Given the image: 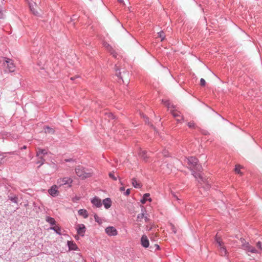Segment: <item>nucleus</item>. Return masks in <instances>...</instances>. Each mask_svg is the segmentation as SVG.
<instances>
[{
    "label": "nucleus",
    "instance_id": "obj_22",
    "mask_svg": "<svg viewBox=\"0 0 262 262\" xmlns=\"http://www.w3.org/2000/svg\"><path fill=\"white\" fill-rule=\"evenodd\" d=\"M139 155L145 161H146L148 158V156L145 150H140L139 152Z\"/></svg>",
    "mask_w": 262,
    "mask_h": 262
},
{
    "label": "nucleus",
    "instance_id": "obj_32",
    "mask_svg": "<svg viewBox=\"0 0 262 262\" xmlns=\"http://www.w3.org/2000/svg\"><path fill=\"white\" fill-rule=\"evenodd\" d=\"M215 241L216 243L219 244V246L220 247L223 245V242H222L221 238L220 237H217L216 236Z\"/></svg>",
    "mask_w": 262,
    "mask_h": 262
},
{
    "label": "nucleus",
    "instance_id": "obj_19",
    "mask_svg": "<svg viewBox=\"0 0 262 262\" xmlns=\"http://www.w3.org/2000/svg\"><path fill=\"white\" fill-rule=\"evenodd\" d=\"M36 4L29 3V6L30 7V9L31 11L35 15H37L38 14V13L37 11L35 10L34 6H35Z\"/></svg>",
    "mask_w": 262,
    "mask_h": 262
},
{
    "label": "nucleus",
    "instance_id": "obj_43",
    "mask_svg": "<svg viewBox=\"0 0 262 262\" xmlns=\"http://www.w3.org/2000/svg\"><path fill=\"white\" fill-rule=\"evenodd\" d=\"M144 218L145 221L146 222H148L149 221V219H148V217L147 216H145L144 215Z\"/></svg>",
    "mask_w": 262,
    "mask_h": 262
},
{
    "label": "nucleus",
    "instance_id": "obj_27",
    "mask_svg": "<svg viewBox=\"0 0 262 262\" xmlns=\"http://www.w3.org/2000/svg\"><path fill=\"white\" fill-rule=\"evenodd\" d=\"M44 129H45V132L46 133L53 134L54 133V129L51 127H50L49 126H46V127H45Z\"/></svg>",
    "mask_w": 262,
    "mask_h": 262
},
{
    "label": "nucleus",
    "instance_id": "obj_44",
    "mask_svg": "<svg viewBox=\"0 0 262 262\" xmlns=\"http://www.w3.org/2000/svg\"><path fill=\"white\" fill-rule=\"evenodd\" d=\"M120 190L121 191H124V190H125V188H124V187H121L120 188Z\"/></svg>",
    "mask_w": 262,
    "mask_h": 262
},
{
    "label": "nucleus",
    "instance_id": "obj_36",
    "mask_svg": "<svg viewBox=\"0 0 262 262\" xmlns=\"http://www.w3.org/2000/svg\"><path fill=\"white\" fill-rule=\"evenodd\" d=\"M162 154L163 155V156H164L165 157L168 156V151L167 150H166V149L163 150Z\"/></svg>",
    "mask_w": 262,
    "mask_h": 262
},
{
    "label": "nucleus",
    "instance_id": "obj_47",
    "mask_svg": "<svg viewBox=\"0 0 262 262\" xmlns=\"http://www.w3.org/2000/svg\"><path fill=\"white\" fill-rule=\"evenodd\" d=\"M118 1L120 3H122L123 2V0H118Z\"/></svg>",
    "mask_w": 262,
    "mask_h": 262
},
{
    "label": "nucleus",
    "instance_id": "obj_14",
    "mask_svg": "<svg viewBox=\"0 0 262 262\" xmlns=\"http://www.w3.org/2000/svg\"><path fill=\"white\" fill-rule=\"evenodd\" d=\"M106 209H108L112 205V201L110 198H107L104 199L102 202Z\"/></svg>",
    "mask_w": 262,
    "mask_h": 262
},
{
    "label": "nucleus",
    "instance_id": "obj_48",
    "mask_svg": "<svg viewBox=\"0 0 262 262\" xmlns=\"http://www.w3.org/2000/svg\"><path fill=\"white\" fill-rule=\"evenodd\" d=\"M155 246H156V247H157V248L158 249H159V246L158 245L156 244V245H155Z\"/></svg>",
    "mask_w": 262,
    "mask_h": 262
},
{
    "label": "nucleus",
    "instance_id": "obj_51",
    "mask_svg": "<svg viewBox=\"0 0 262 262\" xmlns=\"http://www.w3.org/2000/svg\"><path fill=\"white\" fill-rule=\"evenodd\" d=\"M147 120H148V118L146 117V119L145 120L146 122H147Z\"/></svg>",
    "mask_w": 262,
    "mask_h": 262
},
{
    "label": "nucleus",
    "instance_id": "obj_37",
    "mask_svg": "<svg viewBox=\"0 0 262 262\" xmlns=\"http://www.w3.org/2000/svg\"><path fill=\"white\" fill-rule=\"evenodd\" d=\"M206 83L205 80L203 78H201L200 80V84L201 86H205Z\"/></svg>",
    "mask_w": 262,
    "mask_h": 262
},
{
    "label": "nucleus",
    "instance_id": "obj_38",
    "mask_svg": "<svg viewBox=\"0 0 262 262\" xmlns=\"http://www.w3.org/2000/svg\"><path fill=\"white\" fill-rule=\"evenodd\" d=\"M235 171L237 173H241L240 170H239V166H236L235 168Z\"/></svg>",
    "mask_w": 262,
    "mask_h": 262
},
{
    "label": "nucleus",
    "instance_id": "obj_3",
    "mask_svg": "<svg viewBox=\"0 0 262 262\" xmlns=\"http://www.w3.org/2000/svg\"><path fill=\"white\" fill-rule=\"evenodd\" d=\"M242 243V248L247 252L251 253H258V251L256 250V248L251 246L249 243L246 242L244 238L241 239Z\"/></svg>",
    "mask_w": 262,
    "mask_h": 262
},
{
    "label": "nucleus",
    "instance_id": "obj_28",
    "mask_svg": "<svg viewBox=\"0 0 262 262\" xmlns=\"http://www.w3.org/2000/svg\"><path fill=\"white\" fill-rule=\"evenodd\" d=\"M256 250L258 251V253H260L262 250L261 243L258 242L256 244Z\"/></svg>",
    "mask_w": 262,
    "mask_h": 262
},
{
    "label": "nucleus",
    "instance_id": "obj_21",
    "mask_svg": "<svg viewBox=\"0 0 262 262\" xmlns=\"http://www.w3.org/2000/svg\"><path fill=\"white\" fill-rule=\"evenodd\" d=\"M162 102L168 108H169L170 107H172L173 108H174V106L173 105V104H171L170 101L168 100H162Z\"/></svg>",
    "mask_w": 262,
    "mask_h": 262
},
{
    "label": "nucleus",
    "instance_id": "obj_15",
    "mask_svg": "<svg viewBox=\"0 0 262 262\" xmlns=\"http://www.w3.org/2000/svg\"><path fill=\"white\" fill-rule=\"evenodd\" d=\"M78 213L79 215L83 216L84 219L87 218L89 216L88 211L85 209H80Z\"/></svg>",
    "mask_w": 262,
    "mask_h": 262
},
{
    "label": "nucleus",
    "instance_id": "obj_16",
    "mask_svg": "<svg viewBox=\"0 0 262 262\" xmlns=\"http://www.w3.org/2000/svg\"><path fill=\"white\" fill-rule=\"evenodd\" d=\"M149 195H150L149 193H145L143 195V198L141 200V202L142 204H145L146 202V201H149L150 202L151 201V200L150 198H149Z\"/></svg>",
    "mask_w": 262,
    "mask_h": 262
},
{
    "label": "nucleus",
    "instance_id": "obj_25",
    "mask_svg": "<svg viewBox=\"0 0 262 262\" xmlns=\"http://www.w3.org/2000/svg\"><path fill=\"white\" fill-rule=\"evenodd\" d=\"M50 229L51 230H54L58 234H59V235L61 234V228L59 226H55L51 227Z\"/></svg>",
    "mask_w": 262,
    "mask_h": 262
},
{
    "label": "nucleus",
    "instance_id": "obj_41",
    "mask_svg": "<svg viewBox=\"0 0 262 262\" xmlns=\"http://www.w3.org/2000/svg\"><path fill=\"white\" fill-rule=\"evenodd\" d=\"M4 18L3 14L2 11V9L0 8V18L2 19Z\"/></svg>",
    "mask_w": 262,
    "mask_h": 262
},
{
    "label": "nucleus",
    "instance_id": "obj_39",
    "mask_svg": "<svg viewBox=\"0 0 262 262\" xmlns=\"http://www.w3.org/2000/svg\"><path fill=\"white\" fill-rule=\"evenodd\" d=\"M130 193V189H127L126 191L124 193V195L127 196V195H128Z\"/></svg>",
    "mask_w": 262,
    "mask_h": 262
},
{
    "label": "nucleus",
    "instance_id": "obj_12",
    "mask_svg": "<svg viewBox=\"0 0 262 262\" xmlns=\"http://www.w3.org/2000/svg\"><path fill=\"white\" fill-rule=\"evenodd\" d=\"M49 193L50 195L53 196H55L57 195L58 191V187L56 185L52 186L51 188L49 190Z\"/></svg>",
    "mask_w": 262,
    "mask_h": 262
},
{
    "label": "nucleus",
    "instance_id": "obj_40",
    "mask_svg": "<svg viewBox=\"0 0 262 262\" xmlns=\"http://www.w3.org/2000/svg\"><path fill=\"white\" fill-rule=\"evenodd\" d=\"M171 194L173 198H176L177 200H179V198L174 192H172Z\"/></svg>",
    "mask_w": 262,
    "mask_h": 262
},
{
    "label": "nucleus",
    "instance_id": "obj_13",
    "mask_svg": "<svg viewBox=\"0 0 262 262\" xmlns=\"http://www.w3.org/2000/svg\"><path fill=\"white\" fill-rule=\"evenodd\" d=\"M104 46L105 48L111 53V54L115 58H117V55L115 51L113 49L112 47L106 42L104 43Z\"/></svg>",
    "mask_w": 262,
    "mask_h": 262
},
{
    "label": "nucleus",
    "instance_id": "obj_1",
    "mask_svg": "<svg viewBox=\"0 0 262 262\" xmlns=\"http://www.w3.org/2000/svg\"><path fill=\"white\" fill-rule=\"evenodd\" d=\"M187 162L189 169L192 171V174L196 179L198 180L199 183H204L205 184L207 188H208L209 185L207 183L206 180L203 178L200 173H195V171H201L203 169L202 165L199 164L198 160L194 157H190L187 158Z\"/></svg>",
    "mask_w": 262,
    "mask_h": 262
},
{
    "label": "nucleus",
    "instance_id": "obj_46",
    "mask_svg": "<svg viewBox=\"0 0 262 262\" xmlns=\"http://www.w3.org/2000/svg\"><path fill=\"white\" fill-rule=\"evenodd\" d=\"M27 148V146L26 145H24L21 148V149H26Z\"/></svg>",
    "mask_w": 262,
    "mask_h": 262
},
{
    "label": "nucleus",
    "instance_id": "obj_7",
    "mask_svg": "<svg viewBox=\"0 0 262 262\" xmlns=\"http://www.w3.org/2000/svg\"><path fill=\"white\" fill-rule=\"evenodd\" d=\"M77 234L83 236L86 231V227L84 224H81L77 225L76 228Z\"/></svg>",
    "mask_w": 262,
    "mask_h": 262
},
{
    "label": "nucleus",
    "instance_id": "obj_8",
    "mask_svg": "<svg viewBox=\"0 0 262 262\" xmlns=\"http://www.w3.org/2000/svg\"><path fill=\"white\" fill-rule=\"evenodd\" d=\"M105 232L109 236H115L117 234L118 232L116 228L113 226H109L105 228Z\"/></svg>",
    "mask_w": 262,
    "mask_h": 262
},
{
    "label": "nucleus",
    "instance_id": "obj_23",
    "mask_svg": "<svg viewBox=\"0 0 262 262\" xmlns=\"http://www.w3.org/2000/svg\"><path fill=\"white\" fill-rule=\"evenodd\" d=\"M46 221L51 225H54L56 224L55 219L53 217L47 216L46 219Z\"/></svg>",
    "mask_w": 262,
    "mask_h": 262
},
{
    "label": "nucleus",
    "instance_id": "obj_30",
    "mask_svg": "<svg viewBox=\"0 0 262 262\" xmlns=\"http://www.w3.org/2000/svg\"><path fill=\"white\" fill-rule=\"evenodd\" d=\"M94 219H95V221L96 222H97L98 223H99V224L102 223L101 219L96 214L94 215Z\"/></svg>",
    "mask_w": 262,
    "mask_h": 262
},
{
    "label": "nucleus",
    "instance_id": "obj_33",
    "mask_svg": "<svg viewBox=\"0 0 262 262\" xmlns=\"http://www.w3.org/2000/svg\"><path fill=\"white\" fill-rule=\"evenodd\" d=\"M171 114L174 117L180 116V113L179 112H176L174 110L171 112Z\"/></svg>",
    "mask_w": 262,
    "mask_h": 262
},
{
    "label": "nucleus",
    "instance_id": "obj_6",
    "mask_svg": "<svg viewBox=\"0 0 262 262\" xmlns=\"http://www.w3.org/2000/svg\"><path fill=\"white\" fill-rule=\"evenodd\" d=\"M72 182L73 180L70 178L65 177L62 179H58L57 181V183L59 185V186L68 185V187H70Z\"/></svg>",
    "mask_w": 262,
    "mask_h": 262
},
{
    "label": "nucleus",
    "instance_id": "obj_50",
    "mask_svg": "<svg viewBox=\"0 0 262 262\" xmlns=\"http://www.w3.org/2000/svg\"><path fill=\"white\" fill-rule=\"evenodd\" d=\"M177 120L179 122H181V120H180V119H177Z\"/></svg>",
    "mask_w": 262,
    "mask_h": 262
},
{
    "label": "nucleus",
    "instance_id": "obj_52",
    "mask_svg": "<svg viewBox=\"0 0 262 262\" xmlns=\"http://www.w3.org/2000/svg\"><path fill=\"white\" fill-rule=\"evenodd\" d=\"M120 183L122 185V182L121 181H120Z\"/></svg>",
    "mask_w": 262,
    "mask_h": 262
},
{
    "label": "nucleus",
    "instance_id": "obj_9",
    "mask_svg": "<svg viewBox=\"0 0 262 262\" xmlns=\"http://www.w3.org/2000/svg\"><path fill=\"white\" fill-rule=\"evenodd\" d=\"M91 202L93 204V206L97 208H99L102 205L101 199L98 196L94 197L91 199Z\"/></svg>",
    "mask_w": 262,
    "mask_h": 262
},
{
    "label": "nucleus",
    "instance_id": "obj_20",
    "mask_svg": "<svg viewBox=\"0 0 262 262\" xmlns=\"http://www.w3.org/2000/svg\"><path fill=\"white\" fill-rule=\"evenodd\" d=\"M37 157L38 160L36 161V164H39L38 166V168L40 167L42 165L45 163V159L43 157V156H36Z\"/></svg>",
    "mask_w": 262,
    "mask_h": 262
},
{
    "label": "nucleus",
    "instance_id": "obj_4",
    "mask_svg": "<svg viewBox=\"0 0 262 262\" xmlns=\"http://www.w3.org/2000/svg\"><path fill=\"white\" fill-rule=\"evenodd\" d=\"M75 172L77 176L82 179L89 178L91 175V173L85 172L84 168L80 166H78L75 168Z\"/></svg>",
    "mask_w": 262,
    "mask_h": 262
},
{
    "label": "nucleus",
    "instance_id": "obj_29",
    "mask_svg": "<svg viewBox=\"0 0 262 262\" xmlns=\"http://www.w3.org/2000/svg\"><path fill=\"white\" fill-rule=\"evenodd\" d=\"M220 253L222 255H225L226 254V249L223 245L220 246Z\"/></svg>",
    "mask_w": 262,
    "mask_h": 262
},
{
    "label": "nucleus",
    "instance_id": "obj_45",
    "mask_svg": "<svg viewBox=\"0 0 262 262\" xmlns=\"http://www.w3.org/2000/svg\"><path fill=\"white\" fill-rule=\"evenodd\" d=\"M3 159V157L0 155V164L2 163V161Z\"/></svg>",
    "mask_w": 262,
    "mask_h": 262
},
{
    "label": "nucleus",
    "instance_id": "obj_2",
    "mask_svg": "<svg viewBox=\"0 0 262 262\" xmlns=\"http://www.w3.org/2000/svg\"><path fill=\"white\" fill-rule=\"evenodd\" d=\"M0 63L2 66L6 67L8 71L9 72H13L15 70V66L12 59L9 58L1 57L0 58Z\"/></svg>",
    "mask_w": 262,
    "mask_h": 262
},
{
    "label": "nucleus",
    "instance_id": "obj_11",
    "mask_svg": "<svg viewBox=\"0 0 262 262\" xmlns=\"http://www.w3.org/2000/svg\"><path fill=\"white\" fill-rule=\"evenodd\" d=\"M48 151L46 149H41L40 148H37L36 149V156H43L45 158V157L48 154Z\"/></svg>",
    "mask_w": 262,
    "mask_h": 262
},
{
    "label": "nucleus",
    "instance_id": "obj_10",
    "mask_svg": "<svg viewBox=\"0 0 262 262\" xmlns=\"http://www.w3.org/2000/svg\"><path fill=\"white\" fill-rule=\"evenodd\" d=\"M141 245L145 248H147L149 247V240L145 235H143L141 238Z\"/></svg>",
    "mask_w": 262,
    "mask_h": 262
},
{
    "label": "nucleus",
    "instance_id": "obj_17",
    "mask_svg": "<svg viewBox=\"0 0 262 262\" xmlns=\"http://www.w3.org/2000/svg\"><path fill=\"white\" fill-rule=\"evenodd\" d=\"M145 212V209L143 207H142L141 213L138 214L137 216V219L138 221H141L143 219H144Z\"/></svg>",
    "mask_w": 262,
    "mask_h": 262
},
{
    "label": "nucleus",
    "instance_id": "obj_42",
    "mask_svg": "<svg viewBox=\"0 0 262 262\" xmlns=\"http://www.w3.org/2000/svg\"><path fill=\"white\" fill-rule=\"evenodd\" d=\"M64 161L66 162H69L71 161H73V160L72 159H67L64 160Z\"/></svg>",
    "mask_w": 262,
    "mask_h": 262
},
{
    "label": "nucleus",
    "instance_id": "obj_5",
    "mask_svg": "<svg viewBox=\"0 0 262 262\" xmlns=\"http://www.w3.org/2000/svg\"><path fill=\"white\" fill-rule=\"evenodd\" d=\"M118 70H119V69H118V68L116 67V76H118V77H119L120 79H121L123 82H124V83L125 82L124 79H125L126 80V82H128V77H129V73L127 71H123L122 72H121L120 71H119L118 72Z\"/></svg>",
    "mask_w": 262,
    "mask_h": 262
},
{
    "label": "nucleus",
    "instance_id": "obj_35",
    "mask_svg": "<svg viewBox=\"0 0 262 262\" xmlns=\"http://www.w3.org/2000/svg\"><path fill=\"white\" fill-rule=\"evenodd\" d=\"M188 126L189 128H194L195 124L193 122H190L188 123Z\"/></svg>",
    "mask_w": 262,
    "mask_h": 262
},
{
    "label": "nucleus",
    "instance_id": "obj_18",
    "mask_svg": "<svg viewBox=\"0 0 262 262\" xmlns=\"http://www.w3.org/2000/svg\"><path fill=\"white\" fill-rule=\"evenodd\" d=\"M132 185L136 188H140L142 187L141 184L135 178L132 179Z\"/></svg>",
    "mask_w": 262,
    "mask_h": 262
},
{
    "label": "nucleus",
    "instance_id": "obj_53",
    "mask_svg": "<svg viewBox=\"0 0 262 262\" xmlns=\"http://www.w3.org/2000/svg\"><path fill=\"white\" fill-rule=\"evenodd\" d=\"M94 262H97V261H94Z\"/></svg>",
    "mask_w": 262,
    "mask_h": 262
},
{
    "label": "nucleus",
    "instance_id": "obj_34",
    "mask_svg": "<svg viewBox=\"0 0 262 262\" xmlns=\"http://www.w3.org/2000/svg\"><path fill=\"white\" fill-rule=\"evenodd\" d=\"M109 177L114 181H116L118 178L117 177H115L113 172L109 173Z\"/></svg>",
    "mask_w": 262,
    "mask_h": 262
},
{
    "label": "nucleus",
    "instance_id": "obj_49",
    "mask_svg": "<svg viewBox=\"0 0 262 262\" xmlns=\"http://www.w3.org/2000/svg\"><path fill=\"white\" fill-rule=\"evenodd\" d=\"M75 77H72L71 78V79L72 80H74L75 79Z\"/></svg>",
    "mask_w": 262,
    "mask_h": 262
},
{
    "label": "nucleus",
    "instance_id": "obj_26",
    "mask_svg": "<svg viewBox=\"0 0 262 262\" xmlns=\"http://www.w3.org/2000/svg\"><path fill=\"white\" fill-rule=\"evenodd\" d=\"M68 246L70 250H76L77 249V245L72 242H68Z\"/></svg>",
    "mask_w": 262,
    "mask_h": 262
},
{
    "label": "nucleus",
    "instance_id": "obj_24",
    "mask_svg": "<svg viewBox=\"0 0 262 262\" xmlns=\"http://www.w3.org/2000/svg\"><path fill=\"white\" fill-rule=\"evenodd\" d=\"M8 198L13 203H17L18 198L15 194H10L8 196Z\"/></svg>",
    "mask_w": 262,
    "mask_h": 262
},
{
    "label": "nucleus",
    "instance_id": "obj_31",
    "mask_svg": "<svg viewBox=\"0 0 262 262\" xmlns=\"http://www.w3.org/2000/svg\"><path fill=\"white\" fill-rule=\"evenodd\" d=\"M158 37L161 38V40L162 41L164 39L165 36L164 32L162 31L159 32L158 33Z\"/></svg>",
    "mask_w": 262,
    "mask_h": 262
}]
</instances>
